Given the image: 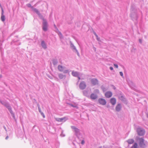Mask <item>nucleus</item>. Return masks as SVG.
Instances as JSON below:
<instances>
[{"mask_svg":"<svg viewBox=\"0 0 148 148\" xmlns=\"http://www.w3.org/2000/svg\"><path fill=\"white\" fill-rule=\"evenodd\" d=\"M138 141L139 145L140 147L143 148L145 146V140L143 138H138Z\"/></svg>","mask_w":148,"mask_h":148,"instance_id":"nucleus-1","label":"nucleus"},{"mask_svg":"<svg viewBox=\"0 0 148 148\" xmlns=\"http://www.w3.org/2000/svg\"><path fill=\"white\" fill-rule=\"evenodd\" d=\"M138 135L142 136L143 135L145 134V131L141 128H138L137 130Z\"/></svg>","mask_w":148,"mask_h":148,"instance_id":"nucleus-2","label":"nucleus"},{"mask_svg":"<svg viewBox=\"0 0 148 148\" xmlns=\"http://www.w3.org/2000/svg\"><path fill=\"white\" fill-rule=\"evenodd\" d=\"M43 29L45 31H46L47 30V23L44 19H43Z\"/></svg>","mask_w":148,"mask_h":148,"instance_id":"nucleus-3","label":"nucleus"},{"mask_svg":"<svg viewBox=\"0 0 148 148\" xmlns=\"http://www.w3.org/2000/svg\"><path fill=\"white\" fill-rule=\"evenodd\" d=\"M79 87L81 89H84L86 88V85L84 82H82L80 84Z\"/></svg>","mask_w":148,"mask_h":148,"instance_id":"nucleus-4","label":"nucleus"},{"mask_svg":"<svg viewBox=\"0 0 148 148\" xmlns=\"http://www.w3.org/2000/svg\"><path fill=\"white\" fill-rule=\"evenodd\" d=\"M91 82L92 85H95L98 84V80L95 78H93L91 80Z\"/></svg>","mask_w":148,"mask_h":148,"instance_id":"nucleus-5","label":"nucleus"},{"mask_svg":"<svg viewBox=\"0 0 148 148\" xmlns=\"http://www.w3.org/2000/svg\"><path fill=\"white\" fill-rule=\"evenodd\" d=\"M99 103L101 105H105L106 103V101L105 99L102 98L99 99L98 100Z\"/></svg>","mask_w":148,"mask_h":148,"instance_id":"nucleus-6","label":"nucleus"},{"mask_svg":"<svg viewBox=\"0 0 148 148\" xmlns=\"http://www.w3.org/2000/svg\"><path fill=\"white\" fill-rule=\"evenodd\" d=\"M112 95V93L110 91H108L105 94V96L106 97L109 98Z\"/></svg>","mask_w":148,"mask_h":148,"instance_id":"nucleus-7","label":"nucleus"},{"mask_svg":"<svg viewBox=\"0 0 148 148\" xmlns=\"http://www.w3.org/2000/svg\"><path fill=\"white\" fill-rule=\"evenodd\" d=\"M97 97V95L94 93H92L90 95V98L91 99L94 100L96 99Z\"/></svg>","mask_w":148,"mask_h":148,"instance_id":"nucleus-8","label":"nucleus"},{"mask_svg":"<svg viewBox=\"0 0 148 148\" xmlns=\"http://www.w3.org/2000/svg\"><path fill=\"white\" fill-rule=\"evenodd\" d=\"M110 101L112 105H115L116 103V100L115 98H112L110 99Z\"/></svg>","mask_w":148,"mask_h":148,"instance_id":"nucleus-9","label":"nucleus"},{"mask_svg":"<svg viewBox=\"0 0 148 148\" xmlns=\"http://www.w3.org/2000/svg\"><path fill=\"white\" fill-rule=\"evenodd\" d=\"M66 117H64L62 118H58L57 119V121L59 122H62L63 121H65L66 120Z\"/></svg>","mask_w":148,"mask_h":148,"instance_id":"nucleus-10","label":"nucleus"},{"mask_svg":"<svg viewBox=\"0 0 148 148\" xmlns=\"http://www.w3.org/2000/svg\"><path fill=\"white\" fill-rule=\"evenodd\" d=\"M127 142L129 144H132L134 142V139H130L128 140Z\"/></svg>","mask_w":148,"mask_h":148,"instance_id":"nucleus-11","label":"nucleus"},{"mask_svg":"<svg viewBox=\"0 0 148 148\" xmlns=\"http://www.w3.org/2000/svg\"><path fill=\"white\" fill-rule=\"evenodd\" d=\"M58 69L60 71H62L64 70V68L62 66L59 65L58 66Z\"/></svg>","mask_w":148,"mask_h":148,"instance_id":"nucleus-12","label":"nucleus"},{"mask_svg":"<svg viewBox=\"0 0 148 148\" xmlns=\"http://www.w3.org/2000/svg\"><path fill=\"white\" fill-rule=\"evenodd\" d=\"M121 108V106L120 104H118L116 106V111H119L120 110Z\"/></svg>","mask_w":148,"mask_h":148,"instance_id":"nucleus-13","label":"nucleus"},{"mask_svg":"<svg viewBox=\"0 0 148 148\" xmlns=\"http://www.w3.org/2000/svg\"><path fill=\"white\" fill-rule=\"evenodd\" d=\"M41 45L45 49L47 47L44 41H42L41 42Z\"/></svg>","mask_w":148,"mask_h":148,"instance_id":"nucleus-14","label":"nucleus"},{"mask_svg":"<svg viewBox=\"0 0 148 148\" xmlns=\"http://www.w3.org/2000/svg\"><path fill=\"white\" fill-rule=\"evenodd\" d=\"M138 148V144L136 143H135L134 145H132L131 148Z\"/></svg>","mask_w":148,"mask_h":148,"instance_id":"nucleus-15","label":"nucleus"},{"mask_svg":"<svg viewBox=\"0 0 148 148\" xmlns=\"http://www.w3.org/2000/svg\"><path fill=\"white\" fill-rule=\"evenodd\" d=\"M72 75L74 76H77L78 75V73L76 72H72Z\"/></svg>","mask_w":148,"mask_h":148,"instance_id":"nucleus-16","label":"nucleus"},{"mask_svg":"<svg viewBox=\"0 0 148 148\" xmlns=\"http://www.w3.org/2000/svg\"><path fill=\"white\" fill-rule=\"evenodd\" d=\"M1 20L3 22L5 21V16L4 15H1Z\"/></svg>","mask_w":148,"mask_h":148,"instance_id":"nucleus-17","label":"nucleus"},{"mask_svg":"<svg viewBox=\"0 0 148 148\" xmlns=\"http://www.w3.org/2000/svg\"><path fill=\"white\" fill-rule=\"evenodd\" d=\"M59 77L60 79H62L64 77V76L62 74H60L59 75Z\"/></svg>","mask_w":148,"mask_h":148,"instance_id":"nucleus-18","label":"nucleus"},{"mask_svg":"<svg viewBox=\"0 0 148 148\" xmlns=\"http://www.w3.org/2000/svg\"><path fill=\"white\" fill-rule=\"evenodd\" d=\"M9 108H8L9 111H10V112L11 113V114H13V112L11 108L10 107H8Z\"/></svg>","mask_w":148,"mask_h":148,"instance_id":"nucleus-19","label":"nucleus"},{"mask_svg":"<svg viewBox=\"0 0 148 148\" xmlns=\"http://www.w3.org/2000/svg\"><path fill=\"white\" fill-rule=\"evenodd\" d=\"M74 129H75V131L77 132L78 131H79V130L78 129L76 128L75 127H74V128H73Z\"/></svg>","mask_w":148,"mask_h":148,"instance_id":"nucleus-20","label":"nucleus"},{"mask_svg":"<svg viewBox=\"0 0 148 148\" xmlns=\"http://www.w3.org/2000/svg\"><path fill=\"white\" fill-rule=\"evenodd\" d=\"M114 66L116 67V68H118V66L116 64H114Z\"/></svg>","mask_w":148,"mask_h":148,"instance_id":"nucleus-21","label":"nucleus"},{"mask_svg":"<svg viewBox=\"0 0 148 148\" xmlns=\"http://www.w3.org/2000/svg\"><path fill=\"white\" fill-rule=\"evenodd\" d=\"M4 11L3 9H2V11H1V15H4Z\"/></svg>","mask_w":148,"mask_h":148,"instance_id":"nucleus-22","label":"nucleus"},{"mask_svg":"<svg viewBox=\"0 0 148 148\" xmlns=\"http://www.w3.org/2000/svg\"><path fill=\"white\" fill-rule=\"evenodd\" d=\"M120 74L121 76H123V73L122 72H120Z\"/></svg>","mask_w":148,"mask_h":148,"instance_id":"nucleus-23","label":"nucleus"},{"mask_svg":"<svg viewBox=\"0 0 148 148\" xmlns=\"http://www.w3.org/2000/svg\"><path fill=\"white\" fill-rule=\"evenodd\" d=\"M35 11L37 12V13H38L39 12L38 11V10H37L36 9H35L34 10Z\"/></svg>","mask_w":148,"mask_h":148,"instance_id":"nucleus-24","label":"nucleus"},{"mask_svg":"<svg viewBox=\"0 0 148 148\" xmlns=\"http://www.w3.org/2000/svg\"><path fill=\"white\" fill-rule=\"evenodd\" d=\"M95 91L96 92H97V93H99V90L98 89L96 90H95Z\"/></svg>","mask_w":148,"mask_h":148,"instance_id":"nucleus-25","label":"nucleus"},{"mask_svg":"<svg viewBox=\"0 0 148 148\" xmlns=\"http://www.w3.org/2000/svg\"><path fill=\"white\" fill-rule=\"evenodd\" d=\"M41 114H42V116L43 117L45 118V116L44 114L43 113H41Z\"/></svg>","mask_w":148,"mask_h":148,"instance_id":"nucleus-26","label":"nucleus"},{"mask_svg":"<svg viewBox=\"0 0 148 148\" xmlns=\"http://www.w3.org/2000/svg\"><path fill=\"white\" fill-rule=\"evenodd\" d=\"M110 69L111 70H112L113 69V68L112 67H110Z\"/></svg>","mask_w":148,"mask_h":148,"instance_id":"nucleus-27","label":"nucleus"},{"mask_svg":"<svg viewBox=\"0 0 148 148\" xmlns=\"http://www.w3.org/2000/svg\"><path fill=\"white\" fill-rule=\"evenodd\" d=\"M68 71L67 70H65L64 71V73H68Z\"/></svg>","mask_w":148,"mask_h":148,"instance_id":"nucleus-28","label":"nucleus"},{"mask_svg":"<svg viewBox=\"0 0 148 148\" xmlns=\"http://www.w3.org/2000/svg\"><path fill=\"white\" fill-rule=\"evenodd\" d=\"M84 143V140H82V143H82V144H83Z\"/></svg>","mask_w":148,"mask_h":148,"instance_id":"nucleus-29","label":"nucleus"},{"mask_svg":"<svg viewBox=\"0 0 148 148\" xmlns=\"http://www.w3.org/2000/svg\"><path fill=\"white\" fill-rule=\"evenodd\" d=\"M8 136H7L6 137V138L5 139H8Z\"/></svg>","mask_w":148,"mask_h":148,"instance_id":"nucleus-30","label":"nucleus"},{"mask_svg":"<svg viewBox=\"0 0 148 148\" xmlns=\"http://www.w3.org/2000/svg\"><path fill=\"white\" fill-rule=\"evenodd\" d=\"M139 41L140 42H141V40L140 39L139 40Z\"/></svg>","mask_w":148,"mask_h":148,"instance_id":"nucleus-31","label":"nucleus"},{"mask_svg":"<svg viewBox=\"0 0 148 148\" xmlns=\"http://www.w3.org/2000/svg\"><path fill=\"white\" fill-rule=\"evenodd\" d=\"M78 78L79 80L80 79V77H78Z\"/></svg>","mask_w":148,"mask_h":148,"instance_id":"nucleus-32","label":"nucleus"},{"mask_svg":"<svg viewBox=\"0 0 148 148\" xmlns=\"http://www.w3.org/2000/svg\"><path fill=\"white\" fill-rule=\"evenodd\" d=\"M56 64V62H53V64Z\"/></svg>","mask_w":148,"mask_h":148,"instance_id":"nucleus-33","label":"nucleus"},{"mask_svg":"<svg viewBox=\"0 0 148 148\" xmlns=\"http://www.w3.org/2000/svg\"><path fill=\"white\" fill-rule=\"evenodd\" d=\"M113 88H114V89H115V88L114 86V87Z\"/></svg>","mask_w":148,"mask_h":148,"instance_id":"nucleus-34","label":"nucleus"},{"mask_svg":"<svg viewBox=\"0 0 148 148\" xmlns=\"http://www.w3.org/2000/svg\"><path fill=\"white\" fill-rule=\"evenodd\" d=\"M72 106L73 107H76V106Z\"/></svg>","mask_w":148,"mask_h":148,"instance_id":"nucleus-35","label":"nucleus"},{"mask_svg":"<svg viewBox=\"0 0 148 148\" xmlns=\"http://www.w3.org/2000/svg\"><path fill=\"white\" fill-rule=\"evenodd\" d=\"M147 116L148 117V114H147Z\"/></svg>","mask_w":148,"mask_h":148,"instance_id":"nucleus-36","label":"nucleus"}]
</instances>
